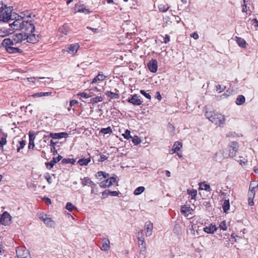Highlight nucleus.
Wrapping results in <instances>:
<instances>
[{"mask_svg": "<svg viewBox=\"0 0 258 258\" xmlns=\"http://www.w3.org/2000/svg\"><path fill=\"white\" fill-rule=\"evenodd\" d=\"M217 230V227L215 225H210L204 228V231L207 233H213Z\"/></svg>", "mask_w": 258, "mask_h": 258, "instance_id": "393cba45", "label": "nucleus"}, {"mask_svg": "<svg viewBox=\"0 0 258 258\" xmlns=\"http://www.w3.org/2000/svg\"><path fill=\"white\" fill-rule=\"evenodd\" d=\"M78 96H80L82 97L85 98H88L92 97V95H89L85 92H82L80 93L77 94Z\"/></svg>", "mask_w": 258, "mask_h": 258, "instance_id": "49530a36", "label": "nucleus"}, {"mask_svg": "<svg viewBox=\"0 0 258 258\" xmlns=\"http://www.w3.org/2000/svg\"><path fill=\"white\" fill-rule=\"evenodd\" d=\"M103 100V98L101 96H97L93 98L90 100V102L93 104H95L99 102H101Z\"/></svg>", "mask_w": 258, "mask_h": 258, "instance_id": "c9c22d12", "label": "nucleus"}, {"mask_svg": "<svg viewBox=\"0 0 258 258\" xmlns=\"http://www.w3.org/2000/svg\"><path fill=\"white\" fill-rule=\"evenodd\" d=\"M24 32L25 33H19L13 35V39L11 41L14 43L17 44L27 39V34L26 31Z\"/></svg>", "mask_w": 258, "mask_h": 258, "instance_id": "423d86ee", "label": "nucleus"}, {"mask_svg": "<svg viewBox=\"0 0 258 258\" xmlns=\"http://www.w3.org/2000/svg\"><path fill=\"white\" fill-rule=\"evenodd\" d=\"M187 192L188 195L190 196L191 199H195L197 195V191L195 189H188Z\"/></svg>", "mask_w": 258, "mask_h": 258, "instance_id": "72a5a7b5", "label": "nucleus"}, {"mask_svg": "<svg viewBox=\"0 0 258 258\" xmlns=\"http://www.w3.org/2000/svg\"><path fill=\"white\" fill-rule=\"evenodd\" d=\"M253 183H251L250 185V190L248 192V204L250 206H253L254 205L253 202V199L255 196V188H257V187H251V185Z\"/></svg>", "mask_w": 258, "mask_h": 258, "instance_id": "ddd939ff", "label": "nucleus"}, {"mask_svg": "<svg viewBox=\"0 0 258 258\" xmlns=\"http://www.w3.org/2000/svg\"><path fill=\"white\" fill-rule=\"evenodd\" d=\"M219 227L221 228V229H222L223 230H226L227 227L226 226V222L222 221V222H221L220 224Z\"/></svg>", "mask_w": 258, "mask_h": 258, "instance_id": "09e8293b", "label": "nucleus"}, {"mask_svg": "<svg viewBox=\"0 0 258 258\" xmlns=\"http://www.w3.org/2000/svg\"><path fill=\"white\" fill-rule=\"evenodd\" d=\"M234 40L240 47L242 48L246 47L247 43L244 39L236 36L234 38Z\"/></svg>", "mask_w": 258, "mask_h": 258, "instance_id": "5701e85b", "label": "nucleus"}, {"mask_svg": "<svg viewBox=\"0 0 258 258\" xmlns=\"http://www.w3.org/2000/svg\"><path fill=\"white\" fill-rule=\"evenodd\" d=\"M9 25L14 30H22L28 33L35 30V26L31 21L19 15L15 16L14 20L9 22Z\"/></svg>", "mask_w": 258, "mask_h": 258, "instance_id": "f257e3e1", "label": "nucleus"}, {"mask_svg": "<svg viewBox=\"0 0 258 258\" xmlns=\"http://www.w3.org/2000/svg\"><path fill=\"white\" fill-rule=\"evenodd\" d=\"M39 218L43 221L44 223L49 227H54L55 223L51 218L48 217L47 215L42 214L40 215Z\"/></svg>", "mask_w": 258, "mask_h": 258, "instance_id": "0eeeda50", "label": "nucleus"}, {"mask_svg": "<svg viewBox=\"0 0 258 258\" xmlns=\"http://www.w3.org/2000/svg\"><path fill=\"white\" fill-rule=\"evenodd\" d=\"M39 147L40 148H44L46 146L45 141L41 140L39 142Z\"/></svg>", "mask_w": 258, "mask_h": 258, "instance_id": "5fc2aeb1", "label": "nucleus"}, {"mask_svg": "<svg viewBox=\"0 0 258 258\" xmlns=\"http://www.w3.org/2000/svg\"><path fill=\"white\" fill-rule=\"evenodd\" d=\"M50 146H51V150L52 151L53 150H55V143L52 141V140H50Z\"/></svg>", "mask_w": 258, "mask_h": 258, "instance_id": "0e129e2a", "label": "nucleus"}, {"mask_svg": "<svg viewBox=\"0 0 258 258\" xmlns=\"http://www.w3.org/2000/svg\"><path fill=\"white\" fill-rule=\"evenodd\" d=\"M91 161L90 158L80 159L78 161V163L81 166L87 165Z\"/></svg>", "mask_w": 258, "mask_h": 258, "instance_id": "cd10ccee", "label": "nucleus"}, {"mask_svg": "<svg viewBox=\"0 0 258 258\" xmlns=\"http://www.w3.org/2000/svg\"><path fill=\"white\" fill-rule=\"evenodd\" d=\"M170 41V37L168 35H166L164 38V42L165 43H168Z\"/></svg>", "mask_w": 258, "mask_h": 258, "instance_id": "e2e57ef3", "label": "nucleus"}, {"mask_svg": "<svg viewBox=\"0 0 258 258\" xmlns=\"http://www.w3.org/2000/svg\"><path fill=\"white\" fill-rule=\"evenodd\" d=\"M101 133L104 134H107L112 133V129L110 127L103 128L101 130Z\"/></svg>", "mask_w": 258, "mask_h": 258, "instance_id": "ea45409f", "label": "nucleus"}, {"mask_svg": "<svg viewBox=\"0 0 258 258\" xmlns=\"http://www.w3.org/2000/svg\"><path fill=\"white\" fill-rule=\"evenodd\" d=\"M11 10L10 8L5 7L4 11L0 14V21L9 23L14 20V17L11 14Z\"/></svg>", "mask_w": 258, "mask_h": 258, "instance_id": "20e7f679", "label": "nucleus"}, {"mask_svg": "<svg viewBox=\"0 0 258 258\" xmlns=\"http://www.w3.org/2000/svg\"><path fill=\"white\" fill-rule=\"evenodd\" d=\"M11 219L12 217L10 214L6 211L4 212L1 215L0 224L5 226L9 225L10 224Z\"/></svg>", "mask_w": 258, "mask_h": 258, "instance_id": "6e6552de", "label": "nucleus"}, {"mask_svg": "<svg viewBox=\"0 0 258 258\" xmlns=\"http://www.w3.org/2000/svg\"><path fill=\"white\" fill-rule=\"evenodd\" d=\"M138 244L139 247L141 250V254H143L144 255L145 251H146V244L144 240V238L142 236L138 237Z\"/></svg>", "mask_w": 258, "mask_h": 258, "instance_id": "f3484780", "label": "nucleus"}, {"mask_svg": "<svg viewBox=\"0 0 258 258\" xmlns=\"http://www.w3.org/2000/svg\"><path fill=\"white\" fill-rule=\"evenodd\" d=\"M173 147L174 148V150H175L176 152H177L181 149V148H182V144L178 141L175 142L173 145Z\"/></svg>", "mask_w": 258, "mask_h": 258, "instance_id": "473e14b6", "label": "nucleus"}, {"mask_svg": "<svg viewBox=\"0 0 258 258\" xmlns=\"http://www.w3.org/2000/svg\"><path fill=\"white\" fill-rule=\"evenodd\" d=\"M245 101V98L243 95H239L236 98V104L238 105L243 104Z\"/></svg>", "mask_w": 258, "mask_h": 258, "instance_id": "c756f323", "label": "nucleus"}, {"mask_svg": "<svg viewBox=\"0 0 258 258\" xmlns=\"http://www.w3.org/2000/svg\"><path fill=\"white\" fill-rule=\"evenodd\" d=\"M106 76L104 75L102 72H100L92 80L91 84L96 83L99 81H103L105 79Z\"/></svg>", "mask_w": 258, "mask_h": 258, "instance_id": "b1692460", "label": "nucleus"}, {"mask_svg": "<svg viewBox=\"0 0 258 258\" xmlns=\"http://www.w3.org/2000/svg\"><path fill=\"white\" fill-rule=\"evenodd\" d=\"M145 189L144 186H139L134 190V194L136 196L139 195L145 190Z\"/></svg>", "mask_w": 258, "mask_h": 258, "instance_id": "f704fd0d", "label": "nucleus"}, {"mask_svg": "<svg viewBox=\"0 0 258 258\" xmlns=\"http://www.w3.org/2000/svg\"><path fill=\"white\" fill-rule=\"evenodd\" d=\"M59 32L64 35H68L70 32V28L69 26L65 24L59 28Z\"/></svg>", "mask_w": 258, "mask_h": 258, "instance_id": "bb28decb", "label": "nucleus"}, {"mask_svg": "<svg viewBox=\"0 0 258 258\" xmlns=\"http://www.w3.org/2000/svg\"><path fill=\"white\" fill-rule=\"evenodd\" d=\"M190 37L193 38L195 40L198 39L199 37L198 34L196 32H194V33L191 34Z\"/></svg>", "mask_w": 258, "mask_h": 258, "instance_id": "13d9d810", "label": "nucleus"}, {"mask_svg": "<svg viewBox=\"0 0 258 258\" xmlns=\"http://www.w3.org/2000/svg\"><path fill=\"white\" fill-rule=\"evenodd\" d=\"M33 97H41L43 96V92L35 93L32 95Z\"/></svg>", "mask_w": 258, "mask_h": 258, "instance_id": "052dcab7", "label": "nucleus"}, {"mask_svg": "<svg viewBox=\"0 0 258 258\" xmlns=\"http://www.w3.org/2000/svg\"><path fill=\"white\" fill-rule=\"evenodd\" d=\"M90 184H91V187L92 188V189L91 190V192L93 193L94 191L93 189L96 187V185L93 181H92V183H90Z\"/></svg>", "mask_w": 258, "mask_h": 258, "instance_id": "69168bd1", "label": "nucleus"}, {"mask_svg": "<svg viewBox=\"0 0 258 258\" xmlns=\"http://www.w3.org/2000/svg\"><path fill=\"white\" fill-rule=\"evenodd\" d=\"M35 137L34 135V134L30 133H29V143L28 145V148L29 149H33L35 147L34 145V140H35Z\"/></svg>", "mask_w": 258, "mask_h": 258, "instance_id": "a878e982", "label": "nucleus"}, {"mask_svg": "<svg viewBox=\"0 0 258 258\" xmlns=\"http://www.w3.org/2000/svg\"><path fill=\"white\" fill-rule=\"evenodd\" d=\"M116 178L115 177H111L106 180H105L100 183V186L101 188H106L111 186L113 183L116 182Z\"/></svg>", "mask_w": 258, "mask_h": 258, "instance_id": "f8f14e48", "label": "nucleus"}, {"mask_svg": "<svg viewBox=\"0 0 258 258\" xmlns=\"http://www.w3.org/2000/svg\"><path fill=\"white\" fill-rule=\"evenodd\" d=\"M74 12L75 13L79 12L84 13L86 15L90 13V11L87 9L84 5L82 4H76L74 8Z\"/></svg>", "mask_w": 258, "mask_h": 258, "instance_id": "9d476101", "label": "nucleus"}, {"mask_svg": "<svg viewBox=\"0 0 258 258\" xmlns=\"http://www.w3.org/2000/svg\"><path fill=\"white\" fill-rule=\"evenodd\" d=\"M132 3L131 4V8L134 6H136L137 5V1L136 0H131Z\"/></svg>", "mask_w": 258, "mask_h": 258, "instance_id": "338daca9", "label": "nucleus"}, {"mask_svg": "<svg viewBox=\"0 0 258 258\" xmlns=\"http://www.w3.org/2000/svg\"><path fill=\"white\" fill-rule=\"evenodd\" d=\"M25 145L26 144L25 141L22 140L21 141H20L19 143V145H18L17 151L20 152V150L23 149L25 147Z\"/></svg>", "mask_w": 258, "mask_h": 258, "instance_id": "a19ab883", "label": "nucleus"}, {"mask_svg": "<svg viewBox=\"0 0 258 258\" xmlns=\"http://www.w3.org/2000/svg\"><path fill=\"white\" fill-rule=\"evenodd\" d=\"M27 42L31 43H35L39 40L38 35L36 36L34 34H31L32 32H29L28 33L27 32Z\"/></svg>", "mask_w": 258, "mask_h": 258, "instance_id": "2eb2a0df", "label": "nucleus"}, {"mask_svg": "<svg viewBox=\"0 0 258 258\" xmlns=\"http://www.w3.org/2000/svg\"><path fill=\"white\" fill-rule=\"evenodd\" d=\"M44 177H45V178L46 179V180L47 181V182L49 183H51L52 182V181H51L52 179H51L50 175L48 173L44 175Z\"/></svg>", "mask_w": 258, "mask_h": 258, "instance_id": "603ef678", "label": "nucleus"}, {"mask_svg": "<svg viewBox=\"0 0 258 258\" xmlns=\"http://www.w3.org/2000/svg\"><path fill=\"white\" fill-rule=\"evenodd\" d=\"M132 142L135 145H138L141 143V140L138 136H135L132 139Z\"/></svg>", "mask_w": 258, "mask_h": 258, "instance_id": "c03bdc74", "label": "nucleus"}, {"mask_svg": "<svg viewBox=\"0 0 258 258\" xmlns=\"http://www.w3.org/2000/svg\"><path fill=\"white\" fill-rule=\"evenodd\" d=\"M200 188L202 190H205L206 191H210L211 187L208 184L206 183L205 182H202L200 184Z\"/></svg>", "mask_w": 258, "mask_h": 258, "instance_id": "2f4dec72", "label": "nucleus"}, {"mask_svg": "<svg viewBox=\"0 0 258 258\" xmlns=\"http://www.w3.org/2000/svg\"><path fill=\"white\" fill-rule=\"evenodd\" d=\"M149 70L152 73H156L157 71L158 63L156 59H152L148 63Z\"/></svg>", "mask_w": 258, "mask_h": 258, "instance_id": "dca6fc26", "label": "nucleus"}, {"mask_svg": "<svg viewBox=\"0 0 258 258\" xmlns=\"http://www.w3.org/2000/svg\"><path fill=\"white\" fill-rule=\"evenodd\" d=\"M140 93L147 99H151V95L149 93H146V92L145 91H144L143 90H141Z\"/></svg>", "mask_w": 258, "mask_h": 258, "instance_id": "de8ad7c7", "label": "nucleus"}, {"mask_svg": "<svg viewBox=\"0 0 258 258\" xmlns=\"http://www.w3.org/2000/svg\"><path fill=\"white\" fill-rule=\"evenodd\" d=\"M2 45L5 48L7 51L10 53H20L22 51L21 49L14 46L16 44L14 43L10 38L5 39L2 43Z\"/></svg>", "mask_w": 258, "mask_h": 258, "instance_id": "7ed1b4c3", "label": "nucleus"}, {"mask_svg": "<svg viewBox=\"0 0 258 258\" xmlns=\"http://www.w3.org/2000/svg\"><path fill=\"white\" fill-rule=\"evenodd\" d=\"M144 229L146 236H150L152 234L153 225L149 221H147L144 225Z\"/></svg>", "mask_w": 258, "mask_h": 258, "instance_id": "4468645a", "label": "nucleus"}, {"mask_svg": "<svg viewBox=\"0 0 258 258\" xmlns=\"http://www.w3.org/2000/svg\"><path fill=\"white\" fill-rule=\"evenodd\" d=\"M159 9L160 12H165L169 9V7L164 5H160L159 6Z\"/></svg>", "mask_w": 258, "mask_h": 258, "instance_id": "79ce46f5", "label": "nucleus"}, {"mask_svg": "<svg viewBox=\"0 0 258 258\" xmlns=\"http://www.w3.org/2000/svg\"><path fill=\"white\" fill-rule=\"evenodd\" d=\"M6 5H4L3 3L0 2V13H2L5 9Z\"/></svg>", "mask_w": 258, "mask_h": 258, "instance_id": "bf43d9fd", "label": "nucleus"}, {"mask_svg": "<svg viewBox=\"0 0 258 258\" xmlns=\"http://www.w3.org/2000/svg\"><path fill=\"white\" fill-rule=\"evenodd\" d=\"M131 132L129 130H126L125 131V133L124 134H123L122 135V136H123V137L126 139H130V138H132V136H131Z\"/></svg>", "mask_w": 258, "mask_h": 258, "instance_id": "37998d69", "label": "nucleus"}, {"mask_svg": "<svg viewBox=\"0 0 258 258\" xmlns=\"http://www.w3.org/2000/svg\"><path fill=\"white\" fill-rule=\"evenodd\" d=\"M16 254L18 258H31L29 250L23 247L16 248Z\"/></svg>", "mask_w": 258, "mask_h": 258, "instance_id": "39448f33", "label": "nucleus"}, {"mask_svg": "<svg viewBox=\"0 0 258 258\" xmlns=\"http://www.w3.org/2000/svg\"><path fill=\"white\" fill-rule=\"evenodd\" d=\"M205 116L207 119L218 126H221L225 123V116L221 113L206 109Z\"/></svg>", "mask_w": 258, "mask_h": 258, "instance_id": "f03ea898", "label": "nucleus"}, {"mask_svg": "<svg viewBox=\"0 0 258 258\" xmlns=\"http://www.w3.org/2000/svg\"><path fill=\"white\" fill-rule=\"evenodd\" d=\"M222 208L224 212L226 213L230 209L229 200H225L222 205Z\"/></svg>", "mask_w": 258, "mask_h": 258, "instance_id": "7c9ffc66", "label": "nucleus"}, {"mask_svg": "<svg viewBox=\"0 0 258 258\" xmlns=\"http://www.w3.org/2000/svg\"><path fill=\"white\" fill-rule=\"evenodd\" d=\"M108 159V157L104 155H100V158L99 159V161L100 162H103L105 160H107Z\"/></svg>", "mask_w": 258, "mask_h": 258, "instance_id": "4d7b16f0", "label": "nucleus"}, {"mask_svg": "<svg viewBox=\"0 0 258 258\" xmlns=\"http://www.w3.org/2000/svg\"><path fill=\"white\" fill-rule=\"evenodd\" d=\"M66 208L69 211H72L74 210L77 209V208L71 203H68L66 205Z\"/></svg>", "mask_w": 258, "mask_h": 258, "instance_id": "4c0bfd02", "label": "nucleus"}, {"mask_svg": "<svg viewBox=\"0 0 258 258\" xmlns=\"http://www.w3.org/2000/svg\"><path fill=\"white\" fill-rule=\"evenodd\" d=\"M103 176L104 178H108L109 177V174L108 173H106L105 172H104V171H98L96 174V176L97 177H100L101 176Z\"/></svg>", "mask_w": 258, "mask_h": 258, "instance_id": "e433bc0d", "label": "nucleus"}, {"mask_svg": "<svg viewBox=\"0 0 258 258\" xmlns=\"http://www.w3.org/2000/svg\"><path fill=\"white\" fill-rule=\"evenodd\" d=\"M7 140L6 137H2L0 139V146L3 147L4 145L6 144Z\"/></svg>", "mask_w": 258, "mask_h": 258, "instance_id": "8fccbe9b", "label": "nucleus"}, {"mask_svg": "<svg viewBox=\"0 0 258 258\" xmlns=\"http://www.w3.org/2000/svg\"><path fill=\"white\" fill-rule=\"evenodd\" d=\"M61 158L62 157L60 155H58V156L56 158H53L52 160H51L50 162L46 163V167L50 169L53 167L54 164L59 162L61 159Z\"/></svg>", "mask_w": 258, "mask_h": 258, "instance_id": "412c9836", "label": "nucleus"}, {"mask_svg": "<svg viewBox=\"0 0 258 258\" xmlns=\"http://www.w3.org/2000/svg\"><path fill=\"white\" fill-rule=\"evenodd\" d=\"M82 180V184L84 186L87 185L88 184H90V183H92V181L90 178L87 177L84 178Z\"/></svg>", "mask_w": 258, "mask_h": 258, "instance_id": "58836bf2", "label": "nucleus"}, {"mask_svg": "<svg viewBox=\"0 0 258 258\" xmlns=\"http://www.w3.org/2000/svg\"><path fill=\"white\" fill-rule=\"evenodd\" d=\"M128 102L134 105H140L142 103L140 97L136 94L134 95L131 99H128Z\"/></svg>", "mask_w": 258, "mask_h": 258, "instance_id": "aec40b11", "label": "nucleus"}, {"mask_svg": "<svg viewBox=\"0 0 258 258\" xmlns=\"http://www.w3.org/2000/svg\"><path fill=\"white\" fill-rule=\"evenodd\" d=\"M37 78H38L37 77V78L31 77V78H28L27 79H28V81L30 82H34L35 80Z\"/></svg>", "mask_w": 258, "mask_h": 258, "instance_id": "774afa93", "label": "nucleus"}, {"mask_svg": "<svg viewBox=\"0 0 258 258\" xmlns=\"http://www.w3.org/2000/svg\"><path fill=\"white\" fill-rule=\"evenodd\" d=\"M229 153L228 156L234 157L236 156L238 149V144L237 142H233L229 144Z\"/></svg>", "mask_w": 258, "mask_h": 258, "instance_id": "1a4fd4ad", "label": "nucleus"}, {"mask_svg": "<svg viewBox=\"0 0 258 258\" xmlns=\"http://www.w3.org/2000/svg\"><path fill=\"white\" fill-rule=\"evenodd\" d=\"M78 103V101L77 100H72L70 101V107H73L75 104H76Z\"/></svg>", "mask_w": 258, "mask_h": 258, "instance_id": "680f3d73", "label": "nucleus"}, {"mask_svg": "<svg viewBox=\"0 0 258 258\" xmlns=\"http://www.w3.org/2000/svg\"><path fill=\"white\" fill-rule=\"evenodd\" d=\"M68 134L66 132L58 133H50V137L54 139H59L62 138H67L68 137Z\"/></svg>", "mask_w": 258, "mask_h": 258, "instance_id": "6ab92c4d", "label": "nucleus"}, {"mask_svg": "<svg viewBox=\"0 0 258 258\" xmlns=\"http://www.w3.org/2000/svg\"><path fill=\"white\" fill-rule=\"evenodd\" d=\"M63 162L71 163L72 164H74V163L75 162V160L74 159H63Z\"/></svg>", "mask_w": 258, "mask_h": 258, "instance_id": "6e6d98bb", "label": "nucleus"}, {"mask_svg": "<svg viewBox=\"0 0 258 258\" xmlns=\"http://www.w3.org/2000/svg\"><path fill=\"white\" fill-rule=\"evenodd\" d=\"M79 47L80 45L78 43L72 44L66 46V49L62 51H66L69 53L74 55L77 53Z\"/></svg>", "mask_w": 258, "mask_h": 258, "instance_id": "9b49d317", "label": "nucleus"}, {"mask_svg": "<svg viewBox=\"0 0 258 258\" xmlns=\"http://www.w3.org/2000/svg\"><path fill=\"white\" fill-rule=\"evenodd\" d=\"M105 95L112 99H118L119 95L118 94L112 92L111 91H107L105 92Z\"/></svg>", "mask_w": 258, "mask_h": 258, "instance_id": "c85d7f7f", "label": "nucleus"}, {"mask_svg": "<svg viewBox=\"0 0 258 258\" xmlns=\"http://www.w3.org/2000/svg\"><path fill=\"white\" fill-rule=\"evenodd\" d=\"M194 210L189 207L183 206L181 207V213L186 217H188L190 215L193 214Z\"/></svg>", "mask_w": 258, "mask_h": 258, "instance_id": "a211bd4d", "label": "nucleus"}, {"mask_svg": "<svg viewBox=\"0 0 258 258\" xmlns=\"http://www.w3.org/2000/svg\"><path fill=\"white\" fill-rule=\"evenodd\" d=\"M216 91L218 93H221V92L224 91L226 88V87L225 86L222 87L220 85H219V84L216 85Z\"/></svg>", "mask_w": 258, "mask_h": 258, "instance_id": "a18cd8bd", "label": "nucleus"}, {"mask_svg": "<svg viewBox=\"0 0 258 258\" xmlns=\"http://www.w3.org/2000/svg\"><path fill=\"white\" fill-rule=\"evenodd\" d=\"M110 240L107 238H103L102 239V246L101 248L103 251H107L110 247Z\"/></svg>", "mask_w": 258, "mask_h": 258, "instance_id": "4be33fe9", "label": "nucleus"}, {"mask_svg": "<svg viewBox=\"0 0 258 258\" xmlns=\"http://www.w3.org/2000/svg\"><path fill=\"white\" fill-rule=\"evenodd\" d=\"M109 195V190H105L102 192V197L104 199L107 198Z\"/></svg>", "mask_w": 258, "mask_h": 258, "instance_id": "3c124183", "label": "nucleus"}, {"mask_svg": "<svg viewBox=\"0 0 258 258\" xmlns=\"http://www.w3.org/2000/svg\"><path fill=\"white\" fill-rule=\"evenodd\" d=\"M119 191H110L109 190V195L113 197L118 196L119 195Z\"/></svg>", "mask_w": 258, "mask_h": 258, "instance_id": "864d4df0", "label": "nucleus"}]
</instances>
